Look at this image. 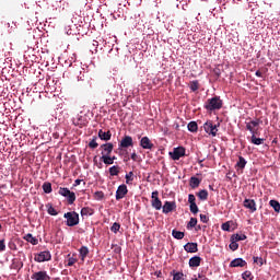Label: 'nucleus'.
<instances>
[{"label": "nucleus", "mask_w": 280, "mask_h": 280, "mask_svg": "<svg viewBox=\"0 0 280 280\" xmlns=\"http://www.w3.org/2000/svg\"><path fill=\"white\" fill-rule=\"evenodd\" d=\"M59 195L67 198L69 205H73L75 202V192L69 190V188H59Z\"/></svg>", "instance_id": "3"}, {"label": "nucleus", "mask_w": 280, "mask_h": 280, "mask_svg": "<svg viewBox=\"0 0 280 280\" xmlns=\"http://www.w3.org/2000/svg\"><path fill=\"white\" fill-rule=\"evenodd\" d=\"M125 178H126V184L130 185L132 180H135V173L129 172L128 174L125 175Z\"/></svg>", "instance_id": "38"}, {"label": "nucleus", "mask_w": 280, "mask_h": 280, "mask_svg": "<svg viewBox=\"0 0 280 280\" xmlns=\"http://www.w3.org/2000/svg\"><path fill=\"white\" fill-rule=\"evenodd\" d=\"M155 275H156V277H161V271H159V272H155Z\"/></svg>", "instance_id": "58"}, {"label": "nucleus", "mask_w": 280, "mask_h": 280, "mask_svg": "<svg viewBox=\"0 0 280 280\" xmlns=\"http://www.w3.org/2000/svg\"><path fill=\"white\" fill-rule=\"evenodd\" d=\"M222 101L220 100V96H213L212 98H208L205 108L206 110H220L222 108Z\"/></svg>", "instance_id": "1"}, {"label": "nucleus", "mask_w": 280, "mask_h": 280, "mask_svg": "<svg viewBox=\"0 0 280 280\" xmlns=\"http://www.w3.org/2000/svg\"><path fill=\"white\" fill-rule=\"evenodd\" d=\"M256 135H257V133H253V135H252L250 141H252V143H253L254 145H261L265 140L261 139V138H257Z\"/></svg>", "instance_id": "27"}, {"label": "nucleus", "mask_w": 280, "mask_h": 280, "mask_svg": "<svg viewBox=\"0 0 280 280\" xmlns=\"http://www.w3.org/2000/svg\"><path fill=\"white\" fill-rule=\"evenodd\" d=\"M151 198L152 200H156V198H159V190L153 191Z\"/></svg>", "instance_id": "53"}, {"label": "nucleus", "mask_w": 280, "mask_h": 280, "mask_svg": "<svg viewBox=\"0 0 280 280\" xmlns=\"http://www.w3.org/2000/svg\"><path fill=\"white\" fill-rule=\"evenodd\" d=\"M200 221L203 222V224H207V222H209V217H207V214H200Z\"/></svg>", "instance_id": "51"}, {"label": "nucleus", "mask_w": 280, "mask_h": 280, "mask_svg": "<svg viewBox=\"0 0 280 280\" xmlns=\"http://www.w3.org/2000/svg\"><path fill=\"white\" fill-rule=\"evenodd\" d=\"M110 159H113V163H115V161L117 160L116 156H110Z\"/></svg>", "instance_id": "57"}, {"label": "nucleus", "mask_w": 280, "mask_h": 280, "mask_svg": "<svg viewBox=\"0 0 280 280\" xmlns=\"http://www.w3.org/2000/svg\"><path fill=\"white\" fill-rule=\"evenodd\" d=\"M43 191L44 194H51L52 189H51V183L46 182L43 184Z\"/></svg>", "instance_id": "36"}, {"label": "nucleus", "mask_w": 280, "mask_h": 280, "mask_svg": "<svg viewBox=\"0 0 280 280\" xmlns=\"http://www.w3.org/2000/svg\"><path fill=\"white\" fill-rule=\"evenodd\" d=\"M127 195H128V186H126V184L118 186L116 190V200H122V198H126Z\"/></svg>", "instance_id": "7"}, {"label": "nucleus", "mask_w": 280, "mask_h": 280, "mask_svg": "<svg viewBox=\"0 0 280 280\" xmlns=\"http://www.w3.org/2000/svg\"><path fill=\"white\" fill-rule=\"evenodd\" d=\"M63 218L67 220V226H78L80 224V214L75 211L65 213Z\"/></svg>", "instance_id": "2"}, {"label": "nucleus", "mask_w": 280, "mask_h": 280, "mask_svg": "<svg viewBox=\"0 0 280 280\" xmlns=\"http://www.w3.org/2000/svg\"><path fill=\"white\" fill-rule=\"evenodd\" d=\"M119 229H121V225L117 222H115L112 228H110V231L112 233H119Z\"/></svg>", "instance_id": "43"}, {"label": "nucleus", "mask_w": 280, "mask_h": 280, "mask_svg": "<svg viewBox=\"0 0 280 280\" xmlns=\"http://www.w3.org/2000/svg\"><path fill=\"white\" fill-rule=\"evenodd\" d=\"M100 144L97 143V137H93V139L89 143V148L92 150H95Z\"/></svg>", "instance_id": "39"}, {"label": "nucleus", "mask_w": 280, "mask_h": 280, "mask_svg": "<svg viewBox=\"0 0 280 280\" xmlns=\"http://www.w3.org/2000/svg\"><path fill=\"white\" fill-rule=\"evenodd\" d=\"M255 75H257V78H264V73H261V71H256Z\"/></svg>", "instance_id": "55"}, {"label": "nucleus", "mask_w": 280, "mask_h": 280, "mask_svg": "<svg viewBox=\"0 0 280 280\" xmlns=\"http://www.w3.org/2000/svg\"><path fill=\"white\" fill-rule=\"evenodd\" d=\"M3 250H5V241L0 240V253H3Z\"/></svg>", "instance_id": "52"}, {"label": "nucleus", "mask_w": 280, "mask_h": 280, "mask_svg": "<svg viewBox=\"0 0 280 280\" xmlns=\"http://www.w3.org/2000/svg\"><path fill=\"white\" fill-rule=\"evenodd\" d=\"M243 206L245 209H248L250 213H255V211H257V203L255 202V199H245Z\"/></svg>", "instance_id": "9"}, {"label": "nucleus", "mask_w": 280, "mask_h": 280, "mask_svg": "<svg viewBox=\"0 0 280 280\" xmlns=\"http://www.w3.org/2000/svg\"><path fill=\"white\" fill-rule=\"evenodd\" d=\"M254 264H258L259 266H264V258L254 256Z\"/></svg>", "instance_id": "45"}, {"label": "nucleus", "mask_w": 280, "mask_h": 280, "mask_svg": "<svg viewBox=\"0 0 280 280\" xmlns=\"http://www.w3.org/2000/svg\"><path fill=\"white\" fill-rule=\"evenodd\" d=\"M242 279H244V280H253L254 279L253 272H250V271L243 272L242 273Z\"/></svg>", "instance_id": "41"}, {"label": "nucleus", "mask_w": 280, "mask_h": 280, "mask_svg": "<svg viewBox=\"0 0 280 280\" xmlns=\"http://www.w3.org/2000/svg\"><path fill=\"white\" fill-rule=\"evenodd\" d=\"M101 160L105 165H113V163H115L113 162V159L110 158V155L101 156Z\"/></svg>", "instance_id": "37"}, {"label": "nucleus", "mask_w": 280, "mask_h": 280, "mask_svg": "<svg viewBox=\"0 0 280 280\" xmlns=\"http://www.w3.org/2000/svg\"><path fill=\"white\" fill-rule=\"evenodd\" d=\"M151 207H153V209H155L156 211H161V209H163V202L161 201V199L156 198L151 200Z\"/></svg>", "instance_id": "20"}, {"label": "nucleus", "mask_w": 280, "mask_h": 280, "mask_svg": "<svg viewBox=\"0 0 280 280\" xmlns=\"http://www.w3.org/2000/svg\"><path fill=\"white\" fill-rule=\"evenodd\" d=\"M77 262H78V258L70 257V258H68L67 266L71 267V266H74V264H77Z\"/></svg>", "instance_id": "46"}, {"label": "nucleus", "mask_w": 280, "mask_h": 280, "mask_svg": "<svg viewBox=\"0 0 280 280\" xmlns=\"http://www.w3.org/2000/svg\"><path fill=\"white\" fill-rule=\"evenodd\" d=\"M46 208H47V213L49 215H58V211L56 210V208H54V206H51V203H47Z\"/></svg>", "instance_id": "34"}, {"label": "nucleus", "mask_w": 280, "mask_h": 280, "mask_svg": "<svg viewBox=\"0 0 280 280\" xmlns=\"http://www.w3.org/2000/svg\"><path fill=\"white\" fill-rule=\"evenodd\" d=\"M222 231H231V224L225 222L221 225Z\"/></svg>", "instance_id": "50"}, {"label": "nucleus", "mask_w": 280, "mask_h": 280, "mask_svg": "<svg viewBox=\"0 0 280 280\" xmlns=\"http://www.w3.org/2000/svg\"><path fill=\"white\" fill-rule=\"evenodd\" d=\"M93 213H95V210H93V208L84 207L81 209L82 218L93 215Z\"/></svg>", "instance_id": "24"}, {"label": "nucleus", "mask_w": 280, "mask_h": 280, "mask_svg": "<svg viewBox=\"0 0 280 280\" xmlns=\"http://www.w3.org/2000/svg\"><path fill=\"white\" fill-rule=\"evenodd\" d=\"M230 249L231 250H237V248H240V244H237V241H234L233 238L230 240Z\"/></svg>", "instance_id": "40"}, {"label": "nucleus", "mask_w": 280, "mask_h": 280, "mask_svg": "<svg viewBox=\"0 0 280 280\" xmlns=\"http://www.w3.org/2000/svg\"><path fill=\"white\" fill-rule=\"evenodd\" d=\"M109 176H119V173L121 172V167L119 165L110 166L109 170Z\"/></svg>", "instance_id": "22"}, {"label": "nucleus", "mask_w": 280, "mask_h": 280, "mask_svg": "<svg viewBox=\"0 0 280 280\" xmlns=\"http://www.w3.org/2000/svg\"><path fill=\"white\" fill-rule=\"evenodd\" d=\"M97 162V156H94V163H96Z\"/></svg>", "instance_id": "59"}, {"label": "nucleus", "mask_w": 280, "mask_h": 280, "mask_svg": "<svg viewBox=\"0 0 280 280\" xmlns=\"http://www.w3.org/2000/svg\"><path fill=\"white\" fill-rule=\"evenodd\" d=\"M197 197L199 198V200H208L209 191H207V189H202L199 192H197Z\"/></svg>", "instance_id": "28"}, {"label": "nucleus", "mask_w": 280, "mask_h": 280, "mask_svg": "<svg viewBox=\"0 0 280 280\" xmlns=\"http://www.w3.org/2000/svg\"><path fill=\"white\" fill-rule=\"evenodd\" d=\"M172 235L175 240H183V237H185V232H180L178 230H173Z\"/></svg>", "instance_id": "31"}, {"label": "nucleus", "mask_w": 280, "mask_h": 280, "mask_svg": "<svg viewBox=\"0 0 280 280\" xmlns=\"http://www.w3.org/2000/svg\"><path fill=\"white\" fill-rule=\"evenodd\" d=\"M140 145L143 148V150H152V148H154V143H152V141L148 137L141 138Z\"/></svg>", "instance_id": "14"}, {"label": "nucleus", "mask_w": 280, "mask_h": 280, "mask_svg": "<svg viewBox=\"0 0 280 280\" xmlns=\"http://www.w3.org/2000/svg\"><path fill=\"white\" fill-rule=\"evenodd\" d=\"M259 124H261V120L259 119L246 122V130H249L252 135H257V130L255 128H257Z\"/></svg>", "instance_id": "11"}, {"label": "nucleus", "mask_w": 280, "mask_h": 280, "mask_svg": "<svg viewBox=\"0 0 280 280\" xmlns=\"http://www.w3.org/2000/svg\"><path fill=\"white\" fill-rule=\"evenodd\" d=\"M113 133L110 131L98 130V138L101 141H110Z\"/></svg>", "instance_id": "17"}, {"label": "nucleus", "mask_w": 280, "mask_h": 280, "mask_svg": "<svg viewBox=\"0 0 280 280\" xmlns=\"http://www.w3.org/2000/svg\"><path fill=\"white\" fill-rule=\"evenodd\" d=\"M171 275L173 277V280H185V273L180 271L173 270L171 271Z\"/></svg>", "instance_id": "26"}, {"label": "nucleus", "mask_w": 280, "mask_h": 280, "mask_svg": "<svg viewBox=\"0 0 280 280\" xmlns=\"http://www.w3.org/2000/svg\"><path fill=\"white\" fill-rule=\"evenodd\" d=\"M32 280H49L51 279L49 275H47V271L40 270L31 276Z\"/></svg>", "instance_id": "10"}, {"label": "nucleus", "mask_w": 280, "mask_h": 280, "mask_svg": "<svg viewBox=\"0 0 280 280\" xmlns=\"http://www.w3.org/2000/svg\"><path fill=\"white\" fill-rule=\"evenodd\" d=\"M270 207H272V209L276 211V213H280V203L279 201L271 199L269 201Z\"/></svg>", "instance_id": "29"}, {"label": "nucleus", "mask_w": 280, "mask_h": 280, "mask_svg": "<svg viewBox=\"0 0 280 280\" xmlns=\"http://www.w3.org/2000/svg\"><path fill=\"white\" fill-rule=\"evenodd\" d=\"M246 163H248L246 161V159H244V156L240 155L235 167H238V170H244V167H246Z\"/></svg>", "instance_id": "25"}, {"label": "nucleus", "mask_w": 280, "mask_h": 280, "mask_svg": "<svg viewBox=\"0 0 280 280\" xmlns=\"http://www.w3.org/2000/svg\"><path fill=\"white\" fill-rule=\"evenodd\" d=\"M247 262L242 258H235L230 262V268H244Z\"/></svg>", "instance_id": "15"}, {"label": "nucleus", "mask_w": 280, "mask_h": 280, "mask_svg": "<svg viewBox=\"0 0 280 280\" xmlns=\"http://www.w3.org/2000/svg\"><path fill=\"white\" fill-rule=\"evenodd\" d=\"M23 240H25V242H28L33 246L38 245V238L34 237L31 233L24 235Z\"/></svg>", "instance_id": "21"}, {"label": "nucleus", "mask_w": 280, "mask_h": 280, "mask_svg": "<svg viewBox=\"0 0 280 280\" xmlns=\"http://www.w3.org/2000/svg\"><path fill=\"white\" fill-rule=\"evenodd\" d=\"M189 186L191 187V189H196L200 187V178L196 176L190 177Z\"/></svg>", "instance_id": "23"}, {"label": "nucleus", "mask_w": 280, "mask_h": 280, "mask_svg": "<svg viewBox=\"0 0 280 280\" xmlns=\"http://www.w3.org/2000/svg\"><path fill=\"white\" fill-rule=\"evenodd\" d=\"M203 130L207 135L215 137L218 135V125H214L213 121L209 120L203 125Z\"/></svg>", "instance_id": "5"}, {"label": "nucleus", "mask_w": 280, "mask_h": 280, "mask_svg": "<svg viewBox=\"0 0 280 280\" xmlns=\"http://www.w3.org/2000/svg\"><path fill=\"white\" fill-rule=\"evenodd\" d=\"M189 89L190 91H192V93H196V91L200 89V83L198 82V80L191 81L189 84Z\"/></svg>", "instance_id": "30"}, {"label": "nucleus", "mask_w": 280, "mask_h": 280, "mask_svg": "<svg viewBox=\"0 0 280 280\" xmlns=\"http://www.w3.org/2000/svg\"><path fill=\"white\" fill-rule=\"evenodd\" d=\"M171 159L173 161H179L182 156H185V148L184 147H177L173 149V152H170Z\"/></svg>", "instance_id": "6"}, {"label": "nucleus", "mask_w": 280, "mask_h": 280, "mask_svg": "<svg viewBox=\"0 0 280 280\" xmlns=\"http://www.w3.org/2000/svg\"><path fill=\"white\" fill-rule=\"evenodd\" d=\"M189 132H198V122L190 121L187 126Z\"/></svg>", "instance_id": "33"}, {"label": "nucleus", "mask_w": 280, "mask_h": 280, "mask_svg": "<svg viewBox=\"0 0 280 280\" xmlns=\"http://www.w3.org/2000/svg\"><path fill=\"white\" fill-rule=\"evenodd\" d=\"M200 261H202V258L200 256H194L189 259V267L190 268H198L200 266Z\"/></svg>", "instance_id": "19"}, {"label": "nucleus", "mask_w": 280, "mask_h": 280, "mask_svg": "<svg viewBox=\"0 0 280 280\" xmlns=\"http://www.w3.org/2000/svg\"><path fill=\"white\" fill-rule=\"evenodd\" d=\"M246 234H233L231 236V238L234 241V242H244V240H246Z\"/></svg>", "instance_id": "32"}, {"label": "nucleus", "mask_w": 280, "mask_h": 280, "mask_svg": "<svg viewBox=\"0 0 280 280\" xmlns=\"http://www.w3.org/2000/svg\"><path fill=\"white\" fill-rule=\"evenodd\" d=\"M188 202L189 205H196V196L194 195H188Z\"/></svg>", "instance_id": "49"}, {"label": "nucleus", "mask_w": 280, "mask_h": 280, "mask_svg": "<svg viewBox=\"0 0 280 280\" xmlns=\"http://www.w3.org/2000/svg\"><path fill=\"white\" fill-rule=\"evenodd\" d=\"M114 145L110 142L101 145L102 156H110L113 154Z\"/></svg>", "instance_id": "8"}, {"label": "nucleus", "mask_w": 280, "mask_h": 280, "mask_svg": "<svg viewBox=\"0 0 280 280\" xmlns=\"http://www.w3.org/2000/svg\"><path fill=\"white\" fill-rule=\"evenodd\" d=\"M184 249L186 253H198V243H187Z\"/></svg>", "instance_id": "18"}, {"label": "nucleus", "mask_w": 280, "mask_h": 280, "mask_svg": "<svg viewBox=\"0 0 280 280\" xmlns=\"http://www.w3.org/2000/svg\"><path fill=\"white\" fill-rule=\"evenodd\" d=\"M34 261H37V264H43L44 261H51V253H49V250H44L35 254Z\"/></svg>", "instance_id": "4"}, {"label": "nucleus", "mask_w": 280, "mask_h": 280, "mask_svg": "<svg viewBox=\"0 0 280 280\" xmlns=\"http://www.w3.org/2000/svg\"><path fill=\"white\" fill-rule=\"evenodd\" d=\"M94 200H104V191H95Z\"/></svg>", "instance_id": "44"}, {"label": "nucleus", "mask_w": 280, "mask_h": 280, "mask_svg": "<svg viewBox=\"0 0 280 280\" xmlns=\"http://www.w3.org/2000/svg\"><path fill=\"white\" fill-rule=\"evenodd\" d=\"M199 209H198V205L196 203H190V212L196 214L198 213Z\"/></svg>", "instance_id": "47"}, {"label": "nucleus", "mask_w": 280, "mask_h": 280, "mask_svg": "<svg viewBox=\"0 0 280 280\" xmlns=\"http://www.w3.org/2000/svg\"><path fill=\"white\" fill-rule=\"evenodd\" d=\"M213 73L215 78H220V75H222V70L220 69V67H217L213 69Z\"/></svg>", "instance_id": "48"}, {"label": "nucleus", "mask_w": 280, "mask_h": 280, "mask_svg": "<svg viewBox=\"0 0 280 280\" xmlns=\"http://www.w3.org/2000/svg\"><path fill=\"white\" fill-rule=\"evenodd\" d=\"M131 159H132L133 161H138L139 155H137V152H133V153L131 154Z\"/></svg>", "instance_id": "54"}, {"label": "nucleus", "mask_w": 280, "mask_h": 280, "mask_svg": "<svg viewBox=\"0 0 280 280\" xmlns=\"http://www.w3.org/2000/svg\"><path fill=\"white\" fill-rule=\"evenodd\" d=\"M79 253H80V257H81L82 261H84V258L89 255V247L82 246L80 248Z\"/></svg>", "instance_id": "35"}, {"label": "nucleus", "mask_w": 280, "mask_h": 280, "mask_svg": "<svg viewBox=\"0 0 280 280\" xmlns=\"http://www.w3.org/2000/svg\"><path fill=\"white\" fill-rule=\"evenodd\" d=\"M10 268L11 270H21L23 268V261H21V258H13Z\"/></svg>", "instance_id": "16"}, {"label": "nucleus", "mask_w": 280, "mask_h": 280, "mask_svg": "<svg viewBox=\"0 0 280 280\" xmlns=\"http://www.w3.org/2000/svg\"><path fill=\"white\" fill-rule=\"evenodd\" d=\"M1 229H2V226H1V224H0V231H1Z\"/></svg>", "instance_id": "60"}, {"label": "nucleus", "mask_w": 280, "mask_h": 280, "mask_svg": "<svg viewBox=\"0 0 280 280\" xmlns=\"http://www.w3.org/2000/svg\"><path fill=\"white\" fill-rule=\"evenodd\" d=\"M176 209V201H165L164 206L162 207V212L167 214L172 213Z\"/></svg>", "instance_id": "12"}, {"label": "nucleus", "mask_w": 280, "mask_h": 280, "mask_svg": "<svg viewBox=\"0 0 280 280\" xmlns=\"http://www.w3.org/2000/svg\"><path fill=\"white\" fill-rule=\"evenodd\" d=\"M80 183H82V179H75L74 184H73V187H78V185H80Z\"/></svg>", "instance_id": "56"}, {"label": "nucleus", "mask_w": 280, "mask_h": 280, "mask_svg": "<svg viewBox=\"0 0 280 280\" xmlns=\"http://www.w3.org/2000/svg\"><path fill=\"white\" fill-rule=\"evenodd\" d=\"M135 142L132 141V137L125 136L119 142V148H132Z\"/></svg>", "instance_id": "13"}, {"label": "nucleus", "mask_w": 280, "mask_h": 280, "mask_svg": "<svg viewBox=\"0 0 280 280\" xmlns=\"http://www.w3.org/2000/svg\"><path fill=\"white\" fill-rule=\"evenodd\" d=\"M196 224H198V219L190 218V221L187 224V229H194V226H196Z\"/></svg>", "instance_id": "42"}]
</instances>
